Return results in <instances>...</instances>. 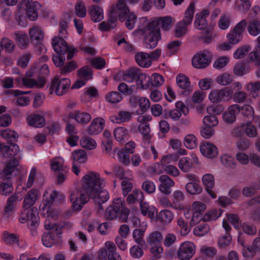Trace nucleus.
Returning a JSON list of instances; mask_svg holds the SVG:
<instances>
[{"mask_svg":"<svg viewBox=\"0 0 260 260\" xmlns=\"http://www.w3.org/2000/svg\"><path fill=\"white\" fill-rule=\"evenodd\" d=\"M172 18L165 16L159 18H154L151 20L146 17L140 18L138 28L134 31L136 36L144 37V41L147 48H155L161 39L160 25L162 29L168 30L172 24Z\"/></svg>","mask_w":260,"mask_h":260,"instance_id":"1","label":"nucleus"},{"mask_svg":"<svg viewBox=\"0 0 260 260\" xmlns=\"http://www.w3.org/2000/svg\"><path fill=\"white\" fill-rule=\"evenodd\" d=\"M105 180L99 173L88 172L82 178V187L89 193L96 192L105 186Z\"/></svg>","mask_w":260,"mask_h":260,"instance_id":"2","label":"nucleus"},{"mask_svg":"<svg viewBox=\"0 0 260 260\" xmlns=\"http://www.w3.org/2000/svg\"><path fill=\"white\" fill-rule=\"evenodd\" d=\"M90 193L83 187L75 188L70 191V199L75 211L81 210L89 200Z\"/></svg>","mask_w":260,"mask_h":260,"instance_id":"3","label":"nucleus"},{"mask_svg":"<svg viewBox=\"0 0 260 260\" xmlns=\"http://www.w3.org/2000/svg\"><path fill=\"white\" fill-rule=\"evenodd\" d=\"M163 240L162 233L157 231L151 232L147 239V243L150 246V252L154 256H158L163 252L161 243Z\"/></svg>","mask_w":260,"mask_h":260,"instance_id":"4","label":"nucleus"},{"mask_svg":"<svg viewBox=\"0 0 260 260\" xmlns=\"http://www.w3.org/2000/svg\"><path fill=\"white\" fill-rule=\"evenodd\" d=\"M71 81L68 78L59 79L55 77L51 81L49 86L50 94L55 93L58 96H61L66 93L69 90Z\"/></svg>","mask_w":260,"mask_h":260,"instance_id":"5","label":"nucleus"},{"mask_svg":"<svg viewBox=\"0 0 260 260\" xmlns=\"http://www.w3.org/2000/svg\"><path fill=\"white\" fill-rule=\"evenodd\" d=\"M129 10L125 1L118 0L110 6L108 11V15L117 16L120 21L123 22L124 21L125 16L128 13Z\"/></svg>","mask_w":260,"mask_h":260,"instance_id":"6","label":"nucleus"},{"mask_svg":"<svg viewBox=\"0 0 260 260\" xmlns=\"http://www.w3.org/2000/svg\"><path fill=\"white\" fill-rule=\"evenodd\" d=\"M233 96V93L229 88L214 89L211 90L208 95L209 101L212 103H218L229 101Z\"/></svg>","mask_w":260,"mask_h":260,"instance_id":"7","label":"nucleus"},{"mask_svg":"<svg viewBox=\"0 0 260 260\" xmlns=\"http://www.w3.org/2000/svg\"><path fill=\"white\" fill-rule=\"evenodd\" d=\"M211 61V55L208 50H203L197 53L192 58V66L198 69L208 67Z\"/></svg>","mask_w":260,"mask_h":260,"instance_id":"8","label":"nucleus"},{"mask_svg":"<svg viewBox=\"0 0 260 260\" xmlns=\"http://www.w3.org/2000/svg\"><path fill=\"white\" fill-rule=\"evenodd\" d=\"M129 104L132 107L137 109L136 112L139 114L146 112L150 106V102L148 98L136 95L131 97Z\"/></svg>","mask_w":260,"mask_h":260,"instance_id":"9","label":"nucleus"},{"mask_svg":"<svg viewBox=\"0 0 260 260\" xmlns=\"http://www.w3.org/2000/svg\"><path fill=\"white\" fill-rule=\"evenodd\" d=\"M196 246L190 241L182 243L177 251V256L180 260H189L195 254Z\"/></svg>","mask_w":260,"mask_h":260,"instance_id":"10","label":"nucleus"},{"mask_svg":"<svg viewBox=\"0 0 260 260\" xmlns=\"http://www.w3.org/2000/svg\"><path fill=\"white\" fill-rule=\"evenodd\" d=\"M199 159L196 154L191 153L188 156L182 157L179 161L178 167L183 172H189L199 165Z\"/></svg>","mask_w":260,"mask_h":260,"instance_id":"11","label":"nucleus"},{"mask_svg":"<svg viewBox=\"0 0 260 260\" xmlns=\"http://www.w3.org/2000/svg\"><path fill=\"white\" fill-rule=\"evenodd\" d=\"M160 182L158 185L159 190L166 195L171 192V188L175 186L174 181L168 175H162L158 179Z\"/></svg>","mask_w":260,"mask_h":260,"instance_id":"12","label":"nucleus"},{"mask_svg":"<svg viewBox=\"0 0 260 260\" xmlns=\"http://www.w3.org/2000/svg\"><path fill=\"white\" fill-rule=\"evenodd\" d=\"M26 121L30 126L42 127L45 124V119L41 111H37L29 114L26 117Z\"/></svg>","mask_w":260,"mask_h":260,"instance_id":"13","label":"nucleus"},{"mask_svg":"<svg viewBox=\"0 0 260 260\" xmlns=\"http://www.w3.org/2000/svg\"><path fill=\"white\" fill-rule=\"evenodd\" d=\"M19 162L16 159L10 161L3 169L2 176L4 179H9L15 176L19 171Z\"/></svg>","mask_w":260,"mask_h":260,"instance_id":"14","label":"nucleus"},{"mask_svg":"<svg viewBox=\"0 0 260 260\" xmlns=\"http://www.w3.org/2000/svg\"><path fill=\"white\" fill-rule=\"evenodd\" d=\"M63 37L57 36L52 39V46L57 54H65L68 49L67 43Z\"/></svg>","mask_w":260,"mask_h":260,"instance_id":"15","label":"nucleus"},{"mask_svg":"<svg viewBox=\"0 0 260 260\" xmlns=\"http://www.w3.org/2000/svg\"><path fill=\"white\" fill-rule=\"evenodd\" d=\"M111 206L114 208H116L119 212L121 211L119 218L121 221L125 222L127 219L129 210L125 206L124 200L120 198L115 199L113 200V204Z\"/></svg>","mask_w":260,"mask_h":260,"instance_id":"16","label":"nucleus"},{"mask_svg":"<svg viewBox=\"0 0 260 260\" xmlns=\"http://www.w3.org/2000/svg\"><path fill=\"white\" fill-rule=\"evenodd\" d=\"M28 35L31 43L40 45L44 39V32L39 26L34 25L29 28Z\"/></svg>","mask_w":260,"mask_h":260,"instance_id":"17","label":"nucleus"},{"mask_svg":"<svg viewBox=\"0 0 260 260\" xmlns=\"http://www.w3.org/2000/svg\"><path fill=\"white\" fill-rule=\"evenodd\" d=\"M18 201V197L16 194H14L8 198L4 208L3 216L5 218H8L13 215Z\"/></svg>","mask_w":260,"mask_h":260,"instance_id":"18","label":"nucleus"},{"mask_svg":"<svg viewBox=\"0 0 260 260\" xmlns=\"http://www.w3.org/2000/svg\"><path fill=\"white\" fill-rule=\"evenodd\" d=\"M200 151L204 156L210 158H214L218 155V149L216 146L208 142L201 144Z\"/></svg>","mask_w":260,"mask_h":260,"instance_id":"19","label":"nucleus"},{"mask_svg":"<svg viewBox=\"0 0 260 260\" xmlns=\"http://www.w3.org/2000/svg\"><path fill=\"white\" fill-rule=\"evenodd\" d=\"M260 252V238H255L251 245L244 246L243 249V255L246 257H253L256 252Z\"/></svg>","mask_w":260,"mask_h":260,"instance_id":"20","label":"nucleus"},{"mask_svg":"<svg viewBox=\"0 0 260 260\" xmlns=\"http://www.w3.org/2000/svg\"><path fill=\"white\" fill-rule=\"evenodd\" d=\"M210 12L207 9H204L196 15L194 22V26L198 29H207V21L206 18L208 17Z\"/></svg>","mask_w":260,"mask_h":260,"instance_id":"21","label":"nucleus"},{"mask_svg":"<svg viewBox=\"0 0 260 260\" xmlns=\"http://www.w3.org/2000/svg\"><path fill=\"white\" fill-rule=\"evenodd\" d=\"M46 83V81L44 77H41L36 80L26 77L22 78L21 84L27 88H41L45 86Z\"/></svg>","mask_w":260,"mask_h":260,"instance_id":"22","label":"nucleus"},{"mask_svg":"<svg viewBox=\"0 0 260 260\" xmlns=\"http://www.w3.org/2000/svg\"><path fill=\"white\" fill-rule=\"evenodd\" d=\"M28 209H25L22 210L21 214L19 216V221L21 223H25L28 221H30L31 224L34 226H36L39 220V217L37 210L35 208H31V211L30 213L32 214L30 216L28 217V215H27L26 210Z\"/></svg>","mask_w":260,"mask_h":260,"instance_id":"23","label":"nucleus"},{"mask_svg":"<svg viewBox=\"0 0 260 260\" xmlns=\"http://www.w3.org/2000/svg\"><path fill=\"white\" fill-rule=\"evenodd\" d=\"M105 121L102 117H98L93 119L88 127V133L90 135H96L101 133L104 128Z\"/></svg>","mask_w":260,"mask_h":260,"instance_id":"24","label":"nucleus"},{"mask_svg":"<svg viewBox=\"0 0 260 260\" xmlns=\"http://www.w3.org/2000/svg\"><path fill=\"white\" fill-rule=\"evenodd\" d=\"M239 107L238 105H233L229 107L222 115L223 119L226 123H232L236 121V115L239 112Z\"/></svg>","mask_w":260,"mask_h":260,"instance_id":"25","label":"nucleus"},{"mask_svg":"<svg viewBox=\"0 0 260 260\" xmlns=\"http://www.w3.org/2000/svg\"><path fill=\"white\" fill-rule=\"evenodd\" d=\"M19 147L16 144L10 146L0 143V153L6 158H11L15 156L19 152Z\"/></svg>","mask_w":260,"mask_h":260,"instance_id":"26","label":"nucleus"},{"mask_svg":"<svg viewBox=\"0 0 260 260\" xmlns=\"http://www.w3.org/2000/svg\"><path fill=\"white\" fill-rule=\"evenodd\" d=\"M150 78L149 76L145 73L139 72L136 79V86L141 89H148L150 86Z\"/></svg>","mask_w":260,"mask_h":260,"instance_id":"27","label":"nucleus"},{"mask_svg":"<svg viewBox=\"0 0 260 260\" xmlns=\"http://www.w3.org/2000/svg\"><path fill=\"white\" fill-rule=\"evenodd\" d=\"M38 191L34 189L30 190L26 194L23 203V209H29L34 205L38 199Z\"/></svg>","mask_w":260,"mask_h":260,"instance_id":"28","label":"nucleus"},{"mask_svg":"<svg viewBox=\"0 0 260 260\" xmlns=\"http://www.w3.org/2000/svg\"><path fill=\"white\" fill-rule=\"evenodd\" d=\"M88 13L91 20L94 22H100L104 18L103 10L99 6H91L89 9Z\"/></svg>","mask_w":260,"mask_h":260,"instance_id":"29","label":"nucleus"},{"mask_svg":"<svg viewBox=\"0 0 260 260\" xmlns=\"http://www.w3.org/2000/svg\"><path fill=\"white\" fill-rule=\"evenodd\" d=\"M184 199V195L182 191L179 190L174 191L172 195V208L178 210H183L185 207L180 202Z\"/></svg>","mask_w":260,"mask_h":260,"instance_id":"30","label":"nucleus"},{"mask_svg":"<svg viewBox=\"0 0 260 260\" xmlns=\"http://www.w3.org/2000/svg\"><path fill=\"white\" fill-rule=\"evenodd\" d=\"M113 242L107 241L104 246L101 248L98 253L97 260H108L111 250L114 249Z\"/></svg>","mask_w":260,"mask_h":260,"instance_id":"31","label":"nucleus"},{"mask_svg":"<svg viewBox=\"0 0 260 260\" xmlns=\"http://www.w3.org/2000/svg\"><path fill=\"white\" fill-rule=\"evenodd\" d=\"M137 63L141 67L148 68L151 64L150 55L145 52H138L135 55Z\"/></svg>","mask_w":260,"mask_h":260,"instance_id":"32","label":"nucleus"},{"mask_svg":"<svg viewBox=\"0 0 260 260\" xmlns=\"http://www.w3.org/2000/svg\"><path fill=\"white\" fill-rule=\"evenodd\" d=\"M113 135L115 139L121 143H123L129 137L128 129L122 126L115 128L113 131Z\"/></svg>","mask_w":260,"mask_h":260,"instance_id":"33","label":"nucleus"},{"mask_svg":"<svg viewBox=\"0 0 260 260\" xmlns=\"http://www.w3.org/2000/svg\"><path fill=\"white\" fill-rule=\"evenodd\" d=\"M73 118L78 123L81 125H85L90 121L91 116L88 112L76 111L74 113Z\"/></svg>","mask_w":260,"mask_h":260,"instance_id":"34","label":"nucleus"},{"mask_svg":"<svg viewBox=\"0 0 260 260\" xmlns=\"http://www.w3.org/2000/svg\"><path fill=\"white\" fill-rule=\"evenodd\" d=\"M90 197L93 198L97 203H104L109 199L108 192L103 188L96 191V192L90 193Z\"/></svg>","mask_w":260,"mask_h":260,"instance_id":"35","label":"nucleus"},{"mask_svg":"<svg viewBox=\"0 0 260 260\" xmlns=\"http://www.w3.org/2000/svg\"><path fill=\"white\" fill-rule=\"evenodd\" d=\"M234 77L233 75L227 72H224L218 76L215 79V82L223 86H225L231 84L233 81Z\"/></svg>","mask_w":260,"mask_h":260,"instance_id":"36","label":"nucleus"},{"mask_svg":"<svg viewBox=\"0 0 260 260\" xmlns=\"http://www.w3.org/2000/svg\"><path fill=\"white\" fill-rule=\"evenodd\" d=\"M143 199L144 195L142 191L135 189L127 196L126 202L129 205H133L136 202H142Z\"/></svg>","mask_w":260,"mask_h":260,"instance_id":"37","label":"nucleus"},{"mask_svg":"<svg viewBox=\"0 0 260 260\" xmlns=\"http://www.w3.org/2000/svg\"><path fill=\"white\" fill-rule=\"evenodd\" d=\"M139 130L142 135V139L145 144L151 143L152 135L150 134V128L149 125L139 124Z\"/></svg>","mask_w":260,"mask_h":260,"instance_id":"38","label":"nucleus"},{"mask_svg":"<svg viewBox=\"0 0 260 260\" xmlns=\"http://www.w3.org/2000/svg\"><path fill=\"white\" fill-rule=\"evenodd\" d=\"M174 218V214L169 210H163L159 212L158 220L163 224H167L171 222Z\"/></svg>","mask_w":260,"mask_h":260,"instance_id":"39","label":"nucleus"},{"mask_svg":"<svg viewBox=\"0 0 260 260\" xmlns=\"http://www.w3.org/2000/svg\"><path fill=\"white\" fill-rule=\"evenodd\" d=\"M14 36L16 41L21 48H25L28 46L29 39L25 33L21 31L16 32Z\"/></svg>","mask_w":260,"mask_h":260,"instance_id":"40","label":"nucleus"},{"mask_svg":"<svg viewBox=\"0 0 260 260\" xmlns=\"http://www.w3.org/2000/svg\"><path fill=\"white\" fill-rule=\"evenodd\" d=\"M251 6L250 0H237L235 4V8L240 12L246 13Z\"/></svg>","mask_w":260,"mask_h":260,"instance_id":"41","label":"nucleus"},{"mask_svg":"<svg viewBox=\"0 0 260 260\" xmlns=\"http://www.w3.org/2000/svg\"><path fill=\"white\" fill-rule=\"evenodd\" d=\"M77 75L79 78L82 79L87 82L92 79V71L90 67L84 66L78 70Z\"/></svg>","mask_w":260,"mask_h":260,"instance_id":"42","label":"nucleus"},{"mask_svg":"<svg viewBox=\"0 0 260 260\" xmlns=\"http://www.w3.org/2000/svg\"><path fill=\"white\" fill-rule=\"evenodd\" d=\"M194 10V5L193 4H190L185 12L183 19L180 21V22L186 25L190 24L193 17Z\"/></svg>","mask_w":260,"mask_h":260,"instance_id":"43","label":"nucleus"},{"mask_svg":"<svg viewBox=\"0 0 260 260\" xmlns=\"http://www.w3.org/2000/svg\"><path fill=\"white\" fill-rule=\"evenodd\" d=\"M139 72V70L138 68H131L123 74V79L126 82H132L137 78Z\"/></svg>","mask_w":260,"mask_h":260,"instance_id":"44","label":"nucleus"},{"mask_svg":"<svg viewBox=\"0 0 260 260\" xmlns=\"http://www.w3.org/2000/svg\"><path fill=\"white\" fill-rule=\"evenodd\" d=\"M72 156L74 161L83 164L85 163L87 159V154L85 151L79 149L73 151Z\"/></svg>","mask_w":260,"mask_h":260,"instance_id":"45","label":"nucleus"},{"mask_svg":"<svg viewBox=\"0 0 260 260\" xmlns=\"http://www.w3.org/2000/svg\"><path fill=\"white\" fill-rule=\"evenodd\" d=\"M64 160L61 157L54 158L51 162V169L54 172L61 171L66 169L63 165Z\"/></svg>","mask_w":260,"mask_h":260,"instance_id":"46","label":"nucleus"},{"mask_svg":"<svg viewBox=\"0 0 260 260\" xmlns=\"http://www.w3.org/2000/svg\"><path fill=\"white\" fill-rule=\"evenodd\" d=\"M244 134L249 138H255L257 135V132L255 126L253 125L251 121L244 122Z\"/></svg>","mask_w":260,"mask_h":260,"instance_id":"47","label":"nucleus"},{"mask_svg":"<svg viewBox=\"0 0 260 260\" xmlns=\"http://www.w3.org/2000/svg\"><path fill=\"white\" fill-rule=\"evenodd\" d=\"M246 89L250 91L252 96L257 98L260 93V82H250L246 85Z\"/></svg>","mask_w":260,"mask_h":260,"instance_id":"48","label":"nucleus"},{"mask_svg":"<svg viewBox=\"0 0 260 260\" xmlns=\"http://www.w3.org/2000/svg\"><path fill=\"white\" fill-rule=\"evenodd\" d=\"M109 19L107 22H102L100 24V28L102 30H107L113 28L116 26L117 18V16H108Z\"/></svg>","mask_w":260,"mask_h":260,"instance_id":"49","label":"nucleus"},{"mask_svg":"<svg viewBox=\"0 0 260 260\" xmlns=\"http://www.w3.org/2000/svg\"><path fill=\"white\" fill-rule=\"evenodd\" d=\"M183 143L187 148L193 149L197 146V139L193 134H189L185 136Z\"/></svg>","mask_w":260,"mask_h":260,"instance_id":"50","label":"nucleus"},{"mask_svg":"<svg viewBox=\"0 0 260 260\" xmlns=\"http://www.w3.org/2000/svg\"><path fill=\"white\" fill-rule=\"evenodd\" d=\"M147 225H145L142 229H136L133 231V237L137 244H142L144 243V236L146 229Z\"/></svg>","mask_w":260,"mask_h":260,"instance_id":"51","label":"nucleus"},{"mask_svg":"<svg viewBox=\"0 0 260 260\" xmlns=\"http://www.w3.org/2000/svg\"><path fill=\"white\" fill-rule=\"evenodd\" d=\"M186 191L191 194H198L202 192V188L199 183L196 182H191L185 186Z\"/></svg>","mask_w":260,"mask_h":260,"instance_id":"52","label":"nucleus"},{"mask_svg":"<svg viewBox=\"0 0 260 260\" xmlns=\"http://www.w3.org/2000/svg\"><path fill=\"white\" fill-rule=\"evenodd\" d=\"M55 242V236L54 233L48 232L43 234L42 236V242L43 245L47 247H51Z\"/></svg>","mask_w":260,"mask_h":260,"instance_id":"53","label":"nucleus"},{"mask_svg":"<svg viewBox=\"0 0 260 260\" xmlns=\"http://www.w3.org/2000/svg\"><path fill=\"white\" fill-rule=\"evenodd\" d=\"M75 11L76 15L80 18L86 16L87 10L84 3L81 1H78L75 4Z\"/></svg>","mask_w":260,"mask_h":260,"instance_id":"54","label":"nucleus"},{"mask_svg":"<svg viewBox=\"0 0 260 260\" xmlns=\"http://www.w3.org/2000/svg\"><path fill=\"white\" fill-rule=\"evenodd\" d=\"M231 24V17L229 14H222L218 20V25L222 30H225L229 28Z\"/></svg>","mask_w":260,"mask_h":260,"instance_id":"55","label":"nucleus"},{"mask_svg":"<svg viewBox=\"0 0 260 260\" xmlns=\"http://www.w3.org/2000/svg\"><path fill=\"white\" fill-rule=\"evenodd\" d=\"M0 44L2 49H4L5 51L8 53H12L15 47L14 42L7 38L2 39Z\"/></svg>","mask_w":260,"mask_h":260,"instance_id":"56","label":"nucleus"},{"mask_svg":"<svg viewBox=\"0 0 260 260\" xmlns=\"http://www.w3.org/2000/svg\"><path fill=\"white\" fill-rule=\"evenodd\" d=\"M1 135L4 139L10 142H15L18 138L17 134L10 129L2 131Z\"/></svg>","mask_w":260,"mask_h":260,"instance_id":"57","label":"nucleus"},{"mask_svg":"<svg viewBox=\"0 0 260 260\" xmlns=\"http://www.w3.org/2000/svg\"><path fill=\"white\" fill-rule=\"evenodd\" d=\"M210 230L209 226L205 223H201L193 229V234L198 237H202L207 234Z\"/></svg>","mask_w":260,"mask_h":260,"instance_id":"58","label":"nucleus"},{"mask_svg":"<svg viewBox=\"0 0 260 260\" xmlns=\"http://www.w3.org/2000/svg\"><path fill=\"white\" fill-rule=\"evenodd\" d=\"M137 19V17L135 13L129 11L124 20L126 27L129 29H133L135 26Z\"/></svg>","mask_w":260,"mask_h":260,"instance_id":"59","label":"nucleus"},{"mask_svg":"<svg viewBox=\"0 0 260 260\" xmlns=\"http://www.w3.org/2000/svg\"><path fill=\"white\" fill-rule=\"evenodd\" d=\"M249 34L255 36L260 33V21L257 20L251 21L248 26Z\"/></svg>","mask_w":260,"mask_h":260,"instance_id":"60","label":"nucleus"},{"mask_svg":"<svg viewBox=\"0 0 260 260\" xmlns=\"http://www.w3.org/2000/svg\"><path fill=\"white\" fill-rule=\"evenodd\" d=\"M177 241L176 235L172 233H168L166 234L164 239L163 243L166 247H170L173 246Z\"/></svg>","mask_w":260,"mask_h":260,"instance_id":"61","label":"nucleus"},{"mask_svg":"<svg viewBox=\"0 0 260 260\" xmlns=\"http://www.w3.org/2000/svg\"><path fill=\"white\" fill-rule=\"evenodd\" d=\"M177 85L182 89L190 88V82L189 78L184 75H179L176 78Z\"/></svg>","mask_w":260,"mask_h":260,"instance_id":"62","label":"nucleus"},{"mask_svg":"<svg viewBox=\"0 0 260 260\" xmlns=\"http://www.w3.org/2000/svg\"><path fill=\"white\" fill-rule=\"evenodd\" d=\"M44 226L46 230H50L49 232H55L56 235L61 233V228L59 225L51 222L50 219L48 218L46 220Z\"/></svg>","mask_w":260,"mask_h":260,"instance_id":"63","label":"nucleus"},{"mask_svg":"<svg viewBox=\"0 0 260 260\" xmlns=\"http://www.w3.org/2000/svg\"><path fill=\"white\" fill-rule=\"evenodd\" d=\"M80 144L83 148L92 150L96 147L95 141L89 137H84L80 141Z\"/></svg>","mask_w":260,"mask_h":260,"instance_id":"64","label":"nucleus"}]
</instances>
